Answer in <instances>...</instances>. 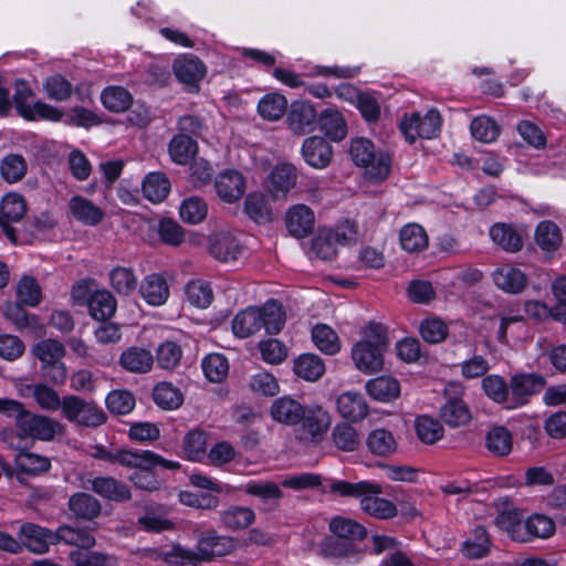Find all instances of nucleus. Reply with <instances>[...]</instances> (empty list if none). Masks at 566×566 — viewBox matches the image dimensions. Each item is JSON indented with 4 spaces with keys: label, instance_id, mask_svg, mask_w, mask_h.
I'll return each instance as SVG.
<instances>
[{
    "label": "nucleus",
    "instance_id": "nucleus-15",
    "mask_svg": "<svg viewBox=\"0 0 566 566\" xmlns=\"http://www.w3.org/2000/svg\"><path fill=\"white\" fill-rule=\"evenodd\" d=\"M297 170L292 164L276 165L268 179V191L274 199H283L295 187Z\"/></svg>",
    "mask_w": 566,
    "mask_h": 566
},
{
    "label": "nucleus",
    "instance_id": "nucleus-44",
    "mask_svg": "<svg viewBox=\"0 0 566 566\" xmlns=\"http://www.w3.org/2000/svg\"><path fill=\"white\" fill-rule=\"evenodd\" d=\"M169 155L178 165L188 164L197 154L198 145L195 139L186 134H177L169 143Z\"/></svg>",
    "mask_w": 566,
    "mask_h": 566
},
{
    "label": "nucleus",
    "instance_id": "nucleus-46",
    "mask_svg": "<svg viewBox=\"0 0 566 566\" xmlns=\"http://www.w3.org/2000/svg\"><path fill=\"white\" fill-rule=\"evenodd\" d=\"M441 419L450 427L467 424L471 419L468 406L459 398H450L440 408Z\"/></svg>",
    "mask_w": 566,
    "mask_h": 566
},
{
    "label": "nucleus",
    "instance_id": "nucleus-49",
    "mask_svg": "<svg viewBox=\"0 0 566 566\" xmlns=\"http://www.w3.org/2000/svg\"><path fill=\"white\" fill-rule=\"evenodd\" d=\"M69 509L84 520H93L101 514V503L93 495L78 492L69 500Z\"/></svg>",
    "mask_w": 566,
    "mask_h": 566
},
{
    "label": "nucleus",
    "instance_id": "nucleus-51",
    "mask_svg": "<svg viewBox=\"0 0 566 566\" xmlns=\"http://www.w3.org/2000/svg\"><path fill=\"white\" fill-rule=\"evenodd\" d=\"M170 191V181L161 172H149L143 181V193L151 202H161Z\"/></svg>",
    "mask_w": 566,
    "mask_h": 566
},
{
    "label": "nucleus",
    "instance_id": "nucleus-47",
    "mask_svg": "<svg viewBox=\"0 0 566 566\" xmlns=\"http://www.w3.org/2000/svg\"><path fill=\"white\" fill-rule=\"evenodd\" d=\"M492 241L509 252H516L523 245L521 234L511 226L496 223L490 229Z\"/></svg>",
    "mask_w": 566,
    "mask_h": 566
},
{
    "label": "nucleus",
    "instance_id": "nucleus-29",
    "mask_svg": "<svg viewBox=\"0 0 566 566\" xmlns=\"http://www.w3.org/2000/svg\"><path fill=\"white\" fill-rule=\"evenodd\" d=\"M304 406L295 399L284 396L275 399L270 407V415L276 422L294 426L304 416Z\"/></svg>",
    "mask_w": 566,
    "mask_h": 566
},
{
    "label": "nucleus",
    "instance_id": "nucleus-11",
    "mask_svg": "<svg viewBox=\"0 0 566 566\" xmlns=\"http://www.w3.org/2000/svg\"><path fill=\"white\" fill-rule=\"evenodd\" d=\"M25 213L27 203L21 195L10 192L2 198L0 205V227L6 237L13 243L17 241V237L11 223L20 222Z\"/></svg>",
    "mask_w": 566,
    "mask_h": 566
},
{
    "label": "nucleus",
    "instance_id": "nucleus-45",
    "mask_svg": "<svg viewBox=\"0 0 566 566\" xmlns=\"http://www.w3.org/2000/svg\"><path fill=\"white\" fill-rule=\"evenodd\" d=\"M32 353L41 361V370H44L50 365L62 360L65 355V348L59 340L48 338L36 343L32 348Z\"/></svg>",
    "mask_w": 566,
    "mask_h": 566
},
{
    "label": "nucleus",
    "instance_id": "nucleus-7",
    "mask_svg": "<svg viewBox=\"0 0 566 566\" xmlns=\"http://www.w3.org/2000/svg\"><path fill=\"white\" fill-rule=\"evenodd\" d=\"M298 434L302 440L317 443L323 440L331 428L332 416L319 405L304 408L300 420Z\"/></svg>",
    "mask_w": 566,
    "mask_h": 566
},
{
    "label": "nucleus",
    "instance_id": "nucleus-35",
    "mask_svg": "<svg viewBox=\"0 0 566 566\" xmlns=\"http://www.w3.org/2000/svg\"><path fill=\"white\" fill-rule=\"evenodd\" d=\"M381 492L367 493L360 500V509L368 515L379 518L389 520L397 515V506L389 500L380 497Z\"/></svg>",
    "mask_w": 566,
    "mask_h": 566
},
{
    "label": "nucleus",
    "instance_id": "nucleus-23",
    "mask_svg": "<svg viewBox=\"0 0 566 566\" xmlns=\"http://www.w3.org/2000/svg\"><path fill=\"white\" fill-rule=\"evenodd\" d=\"M176 77L190 86L197 85L206 75L205 64L192 54H182L174 62Z\"/></svg>",
    "mask_w": 566,
    "mask_h": 566
},
{
    "label": "nucleus",
    "instance_id": "nucleus-33",
    "mask_svg": "<svg viewBox=\"0 0 566 566\" xmlns=\"http://www.w3.org/2000/svg\"><path fill=\"white\" fill-rule=\"evenodd\" d=\"M69 208L72 216L80 222L87 226H95L104 218L103 210L91 200L74 196L70 199Z\"/></svg>",
    "mask_w": 566,
    "mask_h": 566
},
{
    "label": "nucleus",
    "instance_id": "nucleus-3",
    "mask_svg": "<svg viewBox=\"0 0 566 566\" xmlns=\"http://www.w3.org/2000/svg\"><path fill=\"white\" fill-rule=\"evenodd\" d=\"M349 155L354 164L364 169V175L373 182L385 180L391 169V157L365 137H355L350 142Z\"/></svg>",
    "mask_w": 566,
    "mask_h": 566
},
{
    "label": "nucleus",
    "instance_id": "nucleus-31",
    "mask_svg": "<svg viewBox=\"0 0 566 566\" xmlns=\"http://www.w3.org/2000/svg\"><path fill=\"white\" fill-rule=\"evenodd\" d=\"M365 389L374 400L380 402H390L400 395L399 381L389 376H380L367 380Z\"/></svg>",
    "mask_w": 566,
    "mask_h": 566
},
{
    "label": "nucleus",
    "instance_id": "nucleus-12",
    "mask_svg": "<svg viewBox=\"0 0 566 566\" xmlns=\"http://www.w3.org/2000/svg\"><path fill=\"white\" fill-rule=\"evenodd\" d=\"M94 457L107 461L109 463H118L123 467H147L156 458L150 450H127L120 449L116 451H108L105 448L98 447L95 449Z\"/></svg>",
    "mask_w": 566,
    "mask_h": 566
},
{
    "label": "nucleus",
    "instance_id": "nucleus-13",
    "mask_svg": "<svg viewBox=\"0 0 566 566\" xmlns=\"http://www.w3.org/2000/svg\"><path fill=\"white\" fill-rule=\"evenodd\" d=\"M18 536L23 548L25 547L34 554L49 552L50 545L56 541V533L33 523H23L19 528Z\"/></svg>",
    "mask_w": 566,
    "mask_h": 566
},
{
    "label": "nucleus",
    "instance_id": "nucleus-58",
    "mask_svg": "<svg viewBox=\"0 0 566 566\" xmlns=\"http://www.w3.org/2000/svg\"><path fill=\"white\" fill-rule=\"evenodd\" d=\"M103 105L115 113L126 111L133 102L130 93L122 86H108L101 94Z\"/></svg>",
    "mask_w": 566,
    "mask_h": 566
},
{
    "label": "nucleus",
    "instance_id": "nucleus-63",
    "mask_svg": "<svg viewBox=\"0 0 566 566\" xmlns=\"http://www.w3.org/2000/svg\"><path fill=\"white\" fill-rule=\"evenodd\" d=\"M339 245L332 235L331 229H323L312 241V254L324 261L333 260Z\"/></svg>",
    "mask_w": 566,
    "mask_h": 566
},
{
    "label": "nucleus",
    "instance_id": "nucleus-56",
    "mask_svg": "<svg viewBox=\"0 0 566 566\" xmlns=\"http://www.w3.org/2000/svg\"><path fill=\"white\" fill-rule=\"evenodd\" d=\"M186 298L188 303L198 308H207L213 301V292L210 284L202 280H192L186 285Z\"/></svg>",
    "mask_w": 566,
    "mask_h": 566
},
{
    "label": "nucleus",
    "instance_id": "nucleus-2",
    "mask_svg": "<svg viewBox=\"0 0 566 566\" xmlns=\"http://www.w3.org/2000/svg\"><path fill=\"white\" fill-rule=\"evenodd\" d=\"M285 323V314L277 302H268L262 307H248L232 319V332L239 338H247L261 328L268 334H277Z\"/></svg>",
    "mask_w": 566,
    "mask_h": 566
},
{
    "label": "nucleus",
    "instance_id": "nucleus-21",
    "mask_svg": "<svg viewBox=\"0 0 566 566\" xmlns=\"http://www.w3.org/2000/svg\"><path fill=\"white\" fill-rule=\"evenodd\" d=\"M82 488L91 489L102 497L112 501H126L130 499V491L126 484L111 476L87 479Z\"/></svg>",
    "mask_w": 566,
    "mask_h": 566
},
{
    "label": "nucleus",
    "instance_id": "nucleus-60",
    "mask_svg": "<svg viewBox=\"0 0 566 566\" xmlns=\"http://www.w3.org/2000/svg\"><path fill=\"white\" fill-rule=\"evenodd\" d=\"M206 378L211 382H221L229 374L228 359L222 354H209L201 363Z\"/></svg>",
    "mask_w": 566,
    "mask_h": 566
},
{
    "label": "nucleus",
    "instance_id": "nucleus-22",
    "mask_svg": "<svg viewBox=\"0 0 566 566\" xmlns=\"http://www.w3.org/2000/svg\"><path fill=\"white\" fill-rule=\"evenodd\" d=\"M19 394L22 397H33L36 405L45 411H56L63 408V398L55 389L45 384L21 385Z\"/></svg>",
    "mask_w": 566,
    "mask_h": 566
},
{
    "label": "nucleus",
    "instance_id": "nucleus-53",
    "mask_svg": "<svg viewBox=\"0 0 566 566\" xmlns=\"http://www.w3.org/2000/svg\"><path fill=\"white\" fill-rule=\"evenodd\" d=\"M319 125L326 136L333 140H340L346 136V123L337 109H324L319 116Z\"/></svg>",
    "mask_w": 566,
    "mask_h": 566
},
{
    "label": "nucleus",
    "instance_id": "nucleus-61",
    "mask_svg": "<svg viewBox=\"0 0 566 566\" xmlns=\"http://www.w3.org/2000/svg\"><path fill=\"white\" fill-rule=\"evenodd\" d=\"M15 294L20 304L34 307L42 298V291L38 281L29 275L22 276L15 286Z\"/></svg>",
    "mask_w": 566,
    "mask_h": 566
},
{
    "label": "nucleus",
    "instance_id": "nucleus-55",
    "mask_svg": "<svg viewBox=\"0 0 566 566\" xmlns=\"http://www.w3.org/2000/svg\"><path fill=\"white\" fill-rule=\"evenodd\" d=\"M535 241L544 251H555L563 241L559 228L552 221H542L535 230Z\"/></svg>",
    "mask_w": 566,
    "mask_h": 566
},
{
    "label": "nucleus",
    "instance_id": "nucleus-20",
    "mask_svg": "<svg viewBox=\"0 0 566 566\" xmlns=\"http://www.w3.org/2000/svg\"><path fill=\"white\" fill-rule=\"evenodd\" d=\"M139 293L144 301L151 306L164 305L170 294L166 277L159 273L146 275L139 285Z\"/></svg>",
    "mask_w": 566,
    "mask_h": 566
},
{
    "label": "nucleus",
    "instance_id": "nucleus-50",
    "mask_svg": "<svg viewBox=\"0 0 566 566\" xmlns=\"http://www.w3.org/2000/svg\"><path fill=\"white\" fill-rule=\"evenodd\" d=\"M314 345L326 355H335L340 350V340L337 333L326 324H316L312 328Z\"/></svg>",
    "mask_w": 566,
    "mask_h": 566
},
{
    "label": "nucleus",
    "instance_id": "nucleus-1",
    "mask_svg": "<svg viewBox=\"0 0 566 566\" xmlns=\"http://www.w3.org/2000/svg\"><path fill=\"white\" fill-rule=\"evenodd\" d=\"M388 347L386 328L379 323H369L361 331V338L350 350L353 364L365 375L380 373L385 366Z\"/></svg>",
    "mask_w": 566,
    "mask_h": 566
},
{
    "label": "nucleus",
    "instance_id": "nucleus-8",
    "mask_svg": "<svg viewBox=\"0 0 566 566\" xmlns=\"http://www.w3.org/2000/svg\"><path fill=\"white\" fill-rule=\"evenodd\" d=\"M214 189L218 198L226 203H235L247 191V179L237 169H224L214 178Z\"/></svg>",
    "mask_w": 566,
    "mask_h": 566
},
{
    "label": "nucleus",
    "instance_id": "nucleus-52",
    "mask_svg": "<svg viewBox=\"0 0 566 566\" xmlns=\"http://www.w3.org/2000/svg\"><path fill=\"white\" fill-rule=\"evenodd\" d=\"M482 388L485 395L494 402L503 405L506 409H511V389L503 377L499 375L484 377Z\"/></svg>",
    "mask_w": 566,
    "mask_h": 566
},
{
    "label": "nucleus",
    "instance_id": "nucleus-24",
    "mask_svg": "<svg viewBox=\"0 0 566 566\" xmlns=\"http://www.w3.org/2000/svg\"><path fill=\"white\" fill-rule=\"evenodd\" d=\"M210 254L222 262H231L242 253L239 240L228 232L214 233L209 239Z\"/></svg>",
    "mask_w": 566,
    "mask_h": 566
},
{
    "label": "nucleus",
    "instance_id": "nucleus-19",
    "mask_svg": "<svg viewBox=\"0 0 566 566\" xmlns=\"http://www.w3.org/2000/svg\"><path fill=\"white\" fill-rule=\"evenodd\" d=\"M556 531L555 522L545 514H532L523 523V533L515 537L518 543H530L535 538H549Z\"/></svg>",
    "mask_w": 566,
    "mask_h": 566
},
{
    "label": "nucleus",
    "instance_id": "nucleus-32",
    "mask_svg": "<svg viewBox=\"0 0 566 566\" xmlns=\"http://www.w3.org/2000/svg\"><path fill=\"white\" fill-rule=\"evenodd\" d=\"M88 311L96 321L111 318L117 307L115 296L106 289L95 290L88 297Z\"/></svg>",
    "mask_w": 566,
    "mask_h": 566
},
{
    "label": "nucleus",
    "instance_id": "nucleus-42",
    "mask_svg": "<svg viewBox=\"0 0 566 566\" xmlns=\"http://www.w3.org/2000/svg\"><path fill=\"white\" fill-rule=\"evenodd\" d=\"M208 447L207 433L200 429L190 430L182 440V451L189 461L203 462Z\"/></svg>",
    "mask_w": 566,
    "mask_h": 566
},
{
    "label": "nucleus",
    "instance_id": "nucleus-59",
    "mask_svg": "<svg viewBox=\"0 0 566 566\" xmlns=\"http://www.w3.org/2000/svg\"><path fill=\"white\" fill-rule=\"evenodd\" d=\"M513 438L504 427H494L486 434V448L497 457L507 455L512 451Z\"/></svg>",
    "mask_w": 566,
    "mask_h": 566
},
{
    "label": "nucleus",
    "instance_id": "nucleus-34",
    "mask_svg": "<svg viewBox=\"0 0 566 566\" xmlns=\"http://www.w3.org/2000/svg\"><path fill=\"white\" fill-rule=\"evenodd\" d=\"M119 364L127 371L144 374L151 369L154 357L149 350L133 346L122 353Z\"/></svg>",
    "mask_w": 566,
    "mask_h": 566
},
{
    "label": "nucleus",
    "instance_id": "nucleus-37",
    "mask_svg": "<svg viewBox=\"0 0 566 566\" xmlns=\"http://www.w3.org/2000/svg\"><path fill=\"white\" fill-rule=\"evenodd\" d=\"M108 282L119 296H129L137 289L138 277L132 268L115 266L108 273Z\"/></svg>",
    "mask_w": 566,
    "mask_h": 566
},
{
    "label": "nucleus",
    "instance_id": "nucleus-10",
    "mask_svg": "<svg viewBox=\"0 0 566 566\" xmlns=\"http://www.w3.org/2000/svg\"><path fill=\"white\" fill-rule=\"evenodd\" d=\"M18 430L21 436L50 441L63 431V426L52 418L28 412Z\"/></svg>",
    "mask_w": 566,
    "mask_h": 566
},
{
    "label": "nucleus",
    "instance_id": "nucleus-30",
    "mask_svg": "<svg viewBox=\"0 0 566 566\" xmlns=\"http://www.w3.org/2000/svg\"><path fill=\"white\" fill-rule=\"evenodd\" d=\"M366 446L370 453L380 458H389L398 449L395 434L385 428L371 430L366 438Z\"/></svg>",
    "mask_w": 566,
    "mask_h": 566
},
{
    "label": "nucleus",
    "instance_id": "nucleus-48",
    "mask_svg": "<svg viewBox=\"0 0 566 566\" xmlns=\"http://www.w3.org/2000/svg\"><path fill=\"white\" fill-rule=\"evenodd\" d=\"M22 306L23 304L19 302L8 305L6 310L7 317L20 331L28 329L35 335L44 333V326L39 322L38 317L33 314H28Z\"/></svg>",
    "mask_w": 566,
    "mask_h": 566
},
{
    "label": "nucleus",
    "instance_id": "nucleus-9",
    "mask_svg": "<svg viewBox=\"0 0 566 566\" xmlns=\"http://www.w3.org/2000/svg\"><path fill=\"white\" fill-rule=\"evenodd\" d=\"M546 385L543 376L536 374H517L510 379L511 409L526 405L530 398L539 392Z\"/></svg>",
    "mask_w": 566,
    "mask_h": 566
},
{
    "label": "nucleus",
    "instance_id": "nucleus-17",
    "mask_svg": "<svg viewBox=\"0 0 566 566\" xmlns=\"http://www.w3.org/2000/svg\"><path fill=\"white\" fill-rule=\"evenodd\" d=\"M289 232L295 238H305L314 229L315 216L313 210L305 205L292 206L285 214Z\"/></svg>",
    "mask_w": 566,
    "mask_h": 566
},
{
    "label": "nucleus",
    "instance_id": "nucleus-41",
    "mask_svg": "<svg viewBox=\"0 0 566 566\" xmlns=\"http://www.w3.org/2000/svg\"><path fill=\"white\" fill-rule=\"evenodd\" d=\"M401 248L409 253L423 251L429 243L426 230L418 223H408L399 233Z\"/></svg>",
    "mask_w": 566,
    "mask_h": 566
},
{
    "label": "nucleus",
    "instance_id": "nucleus-43",
    "mask_svg": "<svg viewBox=\"0 0 566 566\" xmlns=\"http://www.w3.org/2000/svg\"><path fill=\"white\" fill-rule=\"evenodd\" d=\"M293 370L306 381H316L324 375L325 364L315 354H303L294 360Z\"/></svg>",
    "mask_w": 566,
    "mask_h": 566
},
{
    "label": "nucleus",
    "instance_id": "nucleus-28",
    "mask_svg": "<svg viewBox=\"0 0 566 566\" xmlns=\"http://www.w3.org/2000/svg\"><path fill=\"white\" fill-rule=\"evenodd\" d=\"M316 111L304 101L294 102L289 114V126L296 135H305L313 130L316 122Z\"/></svg>",
    "mask_w": 566,
    "mask_h": 566
},
{
    "label": "nucleus",
    "instance_id": "nucleus-40",
    "mask_svg": "<svg viewBox=\"0 0 566 566\" xmlns=\"http://www.w3.org/2000/svg\"><path fill=\"white\" fill-rule=\"evenodd\" d=\"M242 490L252 496L258 497L262 503L275 506L283 497L280 486L271 481H249L242 485Z\"/></svg>",
    "mask_w": 566,
    "mask_h": 566
},
{
    "label": "nucleus",
    "instance_id": "nucleus-26",
    "mask_svg": "<svg viewBox=\"0 0 566 566\" xmlns=\"http://www.w3.org/2000/svg\"><path fill=\"white\" fill-rule=\"evenodd\" d=\"M302 155L311 167L323 169L331 163L332 147L322 137H308L303 143Z\"/></svg>",
    "mask_w": 566,
    "mask_h": 566
},
{
    "label": "nucleus",
    "instance_id": "nucleus-25",
    "mask_svg": "<svg viewBox=\"0 0 566 566\" xmlns=\"http://www.w3.org/2000/svg\"><path fill=\"white\" fill-rule=\"evenodd\" d=\"M318 555L324 558H343L348 564H356L360 560L361 553L356 544L346 543L339 538L325 537L318 546Z\"/></svg>",
    "mask_w": 566,
    "mask_h": 566
},
{
    "label": "nucleus",
    "instance_id": "nucleus-18",
    "mask_svg": "<svg viewBox=\"0 0 566 566\" xmlns=\"http://www.w3.org/2000/svg\"><path fill=\"white\" fill-rule=\"evenodd\" d=\"M155 460L151 461V463L147 467H132L133 469H136L130 476L129 480L134 483V485L138 489L146 490V491H156L159 489L160 483L153 474L151 470L156 465H161L163 468L169 469V470H177L180 468V463L177 461H170L166 460L159 454L155 453Z\"/></svg>",
    "mask_w": 566,
    "mask_h": 566
},
{
    "label": "nucleus",
    "instance_id": "nucleus-36",
    "mask_svg": "<svg viewBox=\"0 0 566 566\" xmlns=\"http://www.w3.org/2000/svg\"><path fill=\"white\" fill-rule=\"evenodd\" d=\"M329 531L335 537L353 544L365 538L367 533L361 524L343 516H335L331 520Z\"/></svg>",
    "mask_w": 566,
    "mask_h": 566
},
{
    "label": "nucleus",
    "instance_id": "nucleus-4",
    "mask_svg": "<svg viewBox=\"0 0 566 566\" xmlns=\"http://www.w3.org/2000/svg\"><path fill=\"white\" fill-rule=\"evenodd\" d=\"M62 415L70 422L83 427H98L106 421V416L101 408L93 401L75 395L63 397Z\"/></svg>",
    "mask_w": 566,
    "mask_h": 566
},
{
    "label": "nucleus",
    "instance_id": "nucleus-39",
    "mask_svg": "<svg viewBox=\"0 0 566 566\" xmlns=\"http://www.w3.org/2000/svg\"><path fill=\"white\" fill-rule=\"evenodd\" d=\"M331 440L343 452H354L360 446V436L349 421L336 423L332 429Z\"/></svg>",
    "mask_w": 566,
    "mask_h": 566
},
{
    "label": "nucleus",
    "instance_id": "nucleus-62",
    "mask_svg": "<svg viewBox=\"0 0 566 566\" xmlns=\"http://www.w3.org/2000/svg\"><path fill=\"white\" fill-rule=\"evenodd\" d=\"M27 169L25 159L18 154L7 155L0 165L1 176L9 184L20 181L25 176Z\"/></svg>",
    "mask_w": 566,
    "mask_h": 566
},
{
    "label": "nucleus",
    "instance_id": "nucleus-27",
    "mask_svg": "<svg viewBox=\"0 0 566 566\" xmlns=\"http://www.w3.org/2000/svg\"><path fill=\"white\" fill-rule=\"evenodd\" d=\"M492 276L494 284L500 290L511 294L521 293L527 284L526 274L521 269L510 264L497 268Z\"/></svg>",
    "mask_w": 566,
    "mask_h": 566
},
{
    "label": "nucleus",
    "instance_id": "nucleus-5",
    "mask_svg": "<svg viewBox=\"0 0 566 566\" xmlns=\"http://www.w3.org/2000/svg\"><path fill=\"white\" fill-rule=\"evenodd\" d=\"M399 127L406 140L410 144L418 137L430 139L440 132L441 116L436 109H429L423 116L420 113H412L401 119Z\"/></svg>",
    "mask_w": 566,
    "mask_h": 566
},
{
    "label": "nucleus",
    "instance_id": "nucleus-14",
    "mask_svg": "<svg viewBox=\"0 0 566 566\" xmlns=\"http://www.w3.org/2000/svg\"><path fill=\"white\" fill-rule=\"evenodd\" d=\"M238 543L233 537L220 536L214 532L201 536L198 541L200 562H209L214 557H222L233 553Z\"/></svg>",
    "mask_w": 566,
    "mask_h": 566
},
{
    "label": "nucleus",
    "instance_id": "nucleus-16",
    "mask_svg": "<svg viewBox=\"0 0 566 566\" xmlns=\"http://www.w3.org/2000/svg\"><path fill=\"white\" fill-rule=\"evenodd\" d=\"M336 408L339 416L349 422H360L369 412L365 397L356 390L342 392L336 399Z\"/></svg>",
    "mask_w": 566,
    "mask_h": 566
},
{
    "label": "nucleus",
    "instance_id": "nucleus-64",
    "mask_svg": "<svg viewBox=\"0 0 566 566\" xmlns=\"http://www.w3.org/2000/svg\"><path fill=\"white\" fill-rule=\"evenodd\" d=\"M14 462L19 470L32 475L44 473L51 468L48 458L31 452H19Z\"/></svg>",
    "mask_w": 566,
    "mask_h": 566
},
{
    "label": "nucleus",
    "instance_id": "nucleus-38",
    "mask_svg": "<svg viewBox=\"0 0 566 566\" xmlns=\"http://www.w3.org/2000/svg\"><path fill=\"white\" fill-rule=\"evenodd\" d=\"M255 520L252 509L232 505L220 512V521L223 527L230 531H240L249 527Z\"/></svg>",
    "mask_w": 566,
    "mask_h": 566
},
{
    "label": "nucleus",
    "instance_id": "nucleus-57",
    "mask_svg": "<svg viewBox=\"0 0 566 566\" xmlns=\"http://www.w3.org/2000/svg\"><path fill=\"white\" fill-rule=\"evenodd\" d=\"M287 99L279 93L264 95L258 104L259 114L268 120H277L286 112Z\"/></svg>",
    "mask_w": 566,
    "mask_h": 566
},
{
    "label": "nucleus",
    "instance_id": "nucleus-6",
    "mask_svg": "<svg viewBox=\"0 0 566 566\" xmlns=\"http://www.w3.org/2000/svg\"><path fill=\"white\" fill-rule=\"evenodd\" d=\"M31 96V88L24 82H19L15 86L13 98L15 108L22 117L30 120L46 119L52 122H57L63 118V113L52 105L41 101H36L32 104L28 103Z\"/></svg>",
    "mask_w": 566,
    "mask_h": 566
},
{
    "label": "nucleus",
    "instance_id": "nucleus-54",
    "mask_svg": "<svg viewBox=\"0 0 566 566\" xmlns=\"http://www.w3.org/2000/svg\"><path fill=\"white\" fill-rule=\"evenodd\" d=\"M208 210V203L203 198L191 196L180 203L179 216L186 223L198 224L206 219Z\"/></svg>",
    "mask_w": 566,
    "mask_h": 566
}]
</instances>
